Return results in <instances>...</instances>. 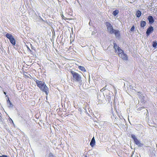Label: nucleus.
I'll use <instances>...</instances> for the list:
<instances>
[{"instance_id": "nucleus-1", "label": "nucleus", "mask_w": 157, "mask_h": 157, "mask_svg": "<svg viewBox=\"0 0 157 157\" xmlns=\"http://www.w3.org/2000/svg\"><path fill=\"white\" fill-rule=\"evenodd\" d=\"M37 86L42 91L45 92L46 94L47 95L48 93V88L45 84L44 82L36 79L35 80Z\"/></svg>"}, {"instance_id": "nucleus-2", "label": "nucleus", "mask_w": 157, "mask_h": 157, "mask_svg": "<svg viewBox=\"0 0 157 157\" xmlns=\"http://www.w3.org/2000/svg\"><path fill=\"white\" fill-rule=\"evenodd\" d=\"M71 72L73 77V81L79 83L82 82L81 77L79 74L73 71H71Z\"/></svg>"}, {"instance_id": "nucleus-3", "label": "nucleus", "mask_w": 157, "mask_h": 157, "mask_svg": "<svg viewBox=\"0 0 157 157\" xmlns=\"http://www.w3.org/2000/svg\"><path fill=\"white\" fill-rule=\"evenodd\" d=\"M131 137L133 140L134 143L138 147H141L143 146L144 144L140 143V142L137 138L134 135L132 134L131 135Z\"/></svg>"}, {"instance_id": "nucleus-4", "label": "nucleus", "mask_w": 157, "mask_h": 157, "mask_svg": "<svg viewBox=\"0 0 157 157\" xmlns=\"http://www.w3.org/2000/svg\"><path fill=\"white\" fill-rule=\"evenodd\" d=\"M6 36L9 40L10 42L12 44L14 45L16 44L15 40L13 35L10 33H7Z\"/></svg>"}, {"instance_id": "nucleus-5", "label": "nucleus", "mask_w": 157, "mask_h": 157, "mask_svg": "<svg viewBox=\"0 0 157 157\" xmlns=\"http://www.w3.org/2000/svg\"><path fill=\"white\" fill-rule=\"evenodd\" d=\"M107 27L108 31L111 34H112L114 33L115 29H113L112 26L109 22H106L105 24Z\"/></svg>"}, {"instance_id": "nucleus-6", "label": "nucleus", "mask_w": 157, "mask_h": 157, "mask_svg": "<svg viewBox=\"0 0 157 157\" xmlns=\"http://www.w3.org/2000/svg\"><path fill=\"white\" fill-rule=\"evenodd\" d=\"M114 48L116 52L117 53L119 52H122V50L115 43H114Z\"/></svg>"}, {"instance_id": "nucleus-7", "label": "nucleus", "mask_w": 157, "mask_h": 157, "mask_svg": "<svg viewBox=\"0 0 157 157\" xmlns=\"http://www.w3.org/2000/svg\"><path fill=\"white\" fill-rule=\"evenodd\" d=\"M120 57L124 60H127L128 59L127 55L124 53L123 51L122 50V52H119L118 53Z\"/></svg>"}, {"instance_id": "nucleus-8", "label": "nucleus", "mask_w": 157, "mask_h": 157, "mask_svg": "<svg viewBox=\"0 0 157 157\" xmlns=\"http://www.w3.org/2000/svg\"><path fill=\"white\" fill-rule=\"evenodd\" d=\"M154 30V28L152 26L149 27L147 29L146 32L147 35L148 36Z\"/></svg>"}, {"instance_id": "nucleus-9", "label": "nucleus", "mask_w": 157, "mask_h": 157, "mask_svg": "<svg viewBox=\"0 0 157 157\" xmlns=\"http://www.w3.org/2000/svg\"><path fill=\"white\" fill-rule=\"evenodd\" d=\"M29 14L31 17H33V18L37 16V14H36L35 11L33 10H31L29 12Z\"/></svg>"}, {"instance_id": "nucleus-10", "label": "nucleus", "mask_w": 157, "mask_h": 157, "mask_svg": "<svg viewBox=\"0 0 157 157\" xmlns=\"http://www.w3.org/2000/svg\"><path fill=\"white\" fill-rule=\"evenodd\" d=\"M104 99V96L102 95L101 96V95H99L98 96V99L100 103H101L103 102V101Z\"/></svg>"}, {"instance_id": "nucleus-11", "label": "nucleus", "mask_w": 157, "mask_h": 157, "mask_svg": "<svg viewBox=\"0 0 157 157\" xmlns=\"http://www.w3.org/2000/svg\"><path fill=\"white\" fill-rule=\"evenodd\" d=\"M113 32L114 33H113L114 34L116 37H120V32L119 30H115Z\"/></svg>"}, {"instance_id": "nucleus-12", "label": "nucleus", "mask_w": 157, "mask_h": 157, "mask_svg": "<svg viewBox=\"0 0 157 157\" xmlns=\"http://www.w3.org/2000/svg\"><path fill=\"white\" fill-rule=\"evenodd\" d=\"M147 19L150 24L153 23L154 21L153 17L151 16H149Z\"/></svg>"}, {"instance_id": "nucleus-13", "label": "nucleus", "mask_w": 157, "mask_h": 157, "mask_svg": "<svg viewBox=\"0 0 157 157\" xmlns=\"http://www.w3.org/2000/svg\"><path fill=\"white\" fill-rule=\"evenodd\" d=\"M95 140L94 137H93L92 138L90 142V145L92 147H93L94 146V145L95 144Z\"/></svg>"}, {"instance_id": "nucleus-14", "label": "nucleus", "mask_w": 157, "mask_h": 157, "mask_svg": "<svg viewBox=\"0 0 157 157\" xmlns=\"http://www.w3.org/2000/svg\"><path fill=\"white\" fill-rule=\"evenodd\" d=\"M146 23L144 21H140V26L142 28H144V26L146 25Z\"/></svg>"}, {"instance_id": "nucleus-15", "label": "nucleus", "mask_w": 157, "mask_h": 157, "mask_svg": "<svg viewBox=\"0 0 157 157\" xmlns=\"http://www.w3.org/2000/svg\"><path fill=\"white\" fill-rule=\"evenodd\" d=\"M139 98L140 99V101L142 103L144 102V97L143 95H141L139 97Z\"/></svg>"}, {"instance_id": "nucleus-16", "label": "nucleus", "mask_w": 157, "mask_h": 157, "mask_svg": "<svg viewBox=\"0 0 157 157\" xmlns=\"http://www.w3.org/2000/svg\"><path fill=\"white\" fill-rule=\"evenodd\" d=\"M141 14V12H140V11L139 10H138L137 11H136V17H139L140 16Z\"/></svg>"}, {"instance_id": "nucleus-17", "label": "nucleus", "mask_w": 157, "mask_h": 157, "mask_svg": "<svg viewBox=\"0 0 157 157\" xmlns=\"http://www.w3.org/2000/svg\"><path fill=\"white\" fill-rule=\"evenodd\" d=\"M119 12L118 10H116L113 11V14L114 16H117V15L119 13Z\"/></svg>"}, {"instance_id": "nucleus-18", "label": "nucleus", "mask_w": 157, "mask_h": 157, "mask_svg": "<svg viewBox=\"0 0 157 157\" xmlns=\"http://www.w3.org/2000/svg\"><path fill=\"white\" fill-rule=\"evenodd\" d=\"M78 68L80 70H81L82 71H86L85 69V68L84 67H83L81 66H79L78 67Z\"/></svg>"}, {"instance_id": "nucleus-19", "label": "nucleus", "mask_w": 157, "mask_h": 157, "mask_svg": "<svg viewBox=\"0 0 157 157\" xmlns=\"http://www.w3.org/2000/svg\"><path fill=\"white\" fill-rule=\"evenodd\" d=\"M157 45L156 41H153L152 43V46L154 48H155Z\"/></svg>"}, {"instance_id": "nucleus-20", "label": "nucleus", "mask_w": 157, "mask_h": 157, "mask_svg": "<svg viewBox=\"0 0 157 157\" xmlns=\"http://www.w3.org/2000/svg\"><path fill=\"white\" fill-rule=\"evenodd\" d=\"M106 99H107L108 101L109 102H110L111 101V97L110 96H107L106 97Z\"/></svg>"}, {"instance_id": "nucleus-21", "label": "nucleus", "mask_w": 157, "mask_h": 157, "mask_svg": "<svg viewBox=\"0 0 157 157\" xmlns=\"http://www.w3.org/2000/svg\"><path fill=\"white\" fill-rule=\"evenodd\" d=\"M144 107H141L140 108H138L137 109V111H140L141 110H142V109H144Z\"/></svg>"}, {"instance_id": "nucleus-22", "label": "nucleus", "mask_w": 157, "mask_h": 157, "mask_svg": "<svg viewBox=\"0 0 157 157\" xmlns=\"http://www.w3.org/2000/svg\"><path fill=\"white\" fill-rule=\"evenodd\" d=\"M8 105H9V107H10V108H12L13 107V105H12V103L11 102L9 103V104Z\"/></svg>"}, {"instance_id": "nucleus-23", "label": "nucleus", "mask_w": 157, "mask_h": 157, "mask_svg": "<svg viewBox=\"0 0 157 157\" xmlns=\"http://www.w3.org/2000/svg\"><path fill=\"white\" fill-rule=\"evenodd\" d=\"M134 29H135V27H134V26H133L131 28V29H130V31L131 32H133L134 31Z\"/></svg>"}, {"instance_id": "nucleus-24", "label": "nucleus", "mask_w": 157, "mask_h": 157, "mask_svg": "<svg viewBox=\"0 0 157 157\" xmlns=\"http://www.w3.org/2000/svg\"><path fill=\"white\" fill-rule=\"evenodd\" d=\"M49 157H54L52 153H50L49 154Z\"/></svg>"}, {"instance_id": "nucleus-25", "label": "nucleus", "mask_w": 157, "mask_h": 157, "mask_svg": "<svg viewBox=\"0 0 157 157\" xmlns=\"http://www.w3.org/2000/svg\"><path fill=\"white\" fill-rule=\"evenodd\" d=\"M8 99L7 101V104H9V103L10 102H11L9 99V97H8Z\"/></svg>"}, {"instance_id": "nucleus-26", "label": "nucleus", "mask_w": 157, "mask_h": 157, "mask_svg": "<svg viewBox=\"0 0 157 157\" xmlns=\"http://www.w3.org/2000/svg\"><path fill=\"white\" fill-rule=\"evenodd\" d=\"M27 48L28 49V50L30 52H32V51L29 48L28 46H27Z\"/></svg>"}, {"instance_id": "nucleus-27", "label": "nucleus", "mask_w": 157, "mask_h": 157, "mask_svg": "<svg viewBox=\"0 0 157 157\" xmlns=\"http://www.w3.org/2000/svg\"><path fill=\"white\" fill-rule=\"evenodd\" d=\"M0 114H1V113H0ZM0 120L1 121H2V117L0 115Z\"/></svg>"}, {"instance_id": "nucleus-28", "label": "nucleus", "mask_w": 157, "mask_h": 157, "mask_svg": "<svg viewBox=\"0 0 157 157\" xmlns=\"http://www.w3.org/2000/svg\"><path fill=\"white\" fill-rule=\"evenodd\" d=\"M95 33L96 32H93L92 33V35H94L95 34Z\"/></svg>"}, {"instance_id": "nucleus-29", "label": "nucleus", "mask_w": 157, "mask_h": 157, "mask_svg": "<svg viewBox=\"0 0 157 157\" xmlns=\"http://www.w3.org/2000/svg\"><path fill=\"white\" fill-rule=\"evenodd\" d=\"M31 48L32 49H33V46H32V44H31Z\"/></svg>"}, {"instance_id": "nucleus-30", "label": "nucleus", "mask_w": 157, "mask_h": 157, "mask_svg": "<svg viewBox=\"0 0 157 157\" xmlns=\"http://www.w3.org/2000/svg\"><path fill=\"white\" fill-rule=\"evenodd\" d=\"M4 93L5 95L6 94V93L5 92H4Z\"/></svg>"}, {"instance_id": "nucleus-31", "label": "nucleus", "mask_w": 157, "mask_h": 157, "mask_svg": "<svg viewBox=\"0 0 157 157\" xmlns=\"http://www.w3.org/2000/svg\"><path fill=\"white\" fill-rule=\"evenodd\" d=\"M10 120H11V121H12V122H13V121H12V120L10 118Z\"/></svg>"}, {"instance_id": "nucleus-32", "label": "nucleus", "mask_w": 157, "mask_h": 157, "mask_svg": "<svg viewBox=\"0 0 157 157\" xmlns=\"http://www.w3.org/2000/svg\"><path fill=\"white\" fill-rule=\"evenodd\" d=\"M39 17H40V18H41V19H42V18L41 17H40V16H39Z\"/></svg>"}]
</instances>
